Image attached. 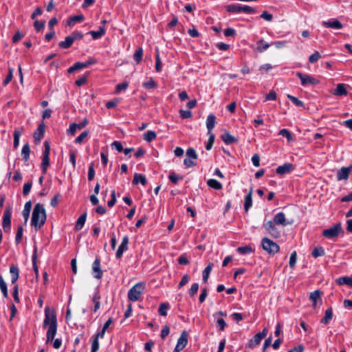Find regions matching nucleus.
<instances>
[{
  "mask_svg": "<svg viewBox=\"0 0 352 352\" xmlns=\"http://www.w3.org/2000/svg\"><path fill=\"white\" fill-rule=\"evenodd\" d=\"M57 318L54 310H51L49 307L45 309V318L43 320V327H48L46 333V342H52L57 332Z\"/></svg>",
  "mask_w": 352,
  "mask_h": 352,
  "instance_id": "f257e3e1",
  "label": "nucleus"
},
{
  "mask_svg": "<svg viewBox=\"0 0 352 352\" xmlns=\"http://www.w3.org/2000/svg\"><path fill=\"white\" fill-rule=\"evenodd\" d=\"M46 212L43 204L38 203L33 209L31 226L34 227L36 230L40 229L45 223Z\"/></svg>",
  "mask_w": 352,
  "mask_h": 352,
  "instance_id": "f03ea898",
  "label": "nucleus"
},
{
  "mask_svg": "<svg viewBox=\"0 0 352 352\" xmlns=\"http://www.w3.org/2000/svg\"><path fill=\"white\" fill-rule=\"evenodd\" d=\"M225 8L228 12L232 14H239L244 12L251 14L256 13L255 9L248 5L241 6L240 4H228L225 6Z\"/></svg>",
  "mask_w": 352,
  "mask_h": 352,
  "instance_id": "7ed1b4c3",
  "label": "nucleus"
},
{
  "mask_svg": "<svg viewBox=\"0 0 352 352\" xmlns=\"http://www.w3.org/2000/svg\"><path fill=\"white\" fill-rule=\"evenodd\" d=\"M144 289V283H136L128 292V298L132 302H135L138 300L141 295L143 294Z\"/></svg>",
  "mask_w": 352,
  "mask_h": 352,
  "instance_id": "20e7f679",
  "label": "nucleus"
},
{
  "mask_svg": "<svg viewBox=\"0 0 352 352\" xmlns=\"http://www.w3.org/2000/svg\"><path fill=\"white\" fill-rule=\"evenodd\" d=\"M261 245L263 249L270 254H275L280 250L279 245L267 237L262 239Z\"/></svg>",
  "mask_w": 352,
  "mask_h": 352,
  "instance_id": "39448f33",
  "label": "nucleus"
},
{
  "mask_svg": "<svg viewBox=\"0 0 352 352\" xmlns=\"http://www.w3.org/2000/svg\"><path fill=\"white\" fill-rule=\"evenodd\" d=\"M50 145L48 141L44 142V151L43 152L42 156V162L41 164V167L42 169V173L43 175L46 174L47 167L50 165Z\"/></svg>",
  "mask_w": 352,
  "mask_h": 352,
  "instance_id": "423d86ee",
  "label": "nucleus"
},
{
  "mask_svg": "<svg viewBox=\"0 0 352 352\" xmlns=\"http://www.w3.org/2000/svg\"><path fill=\"white\" fill-rule=\"evenodd\" d=\"M12 214V208L10 205H8L4 211L2 220V227L6 232L10 231Z\"/></svg>",
  "mask_w": 352,
  "mask_h": 352,
  "instance_id": "0eeeda50",
  "label": "nucleus"
},
{
  "mask_svg": "<svg viewBox=\"0 0 352 352\" xmlns=\"http://www.w3.org/2000/svg\"><path fill=\"white\" fill-rule=\"evenodd\" d=\"M342 232H343V229L341 223H339L329 229L324 230L322 231V236L327 239H333Z\"/></svg>",
  "mask_w": 352,
  "mask_h": 352,
  "instance_id": "6e6552de",
  "label": "nucleus"
},
{
  "mask_svg": "<svg viewBox=\"0 0 352 352\" xmlns=\"http://www.w3.org/2000/svg\"><path fill=\"white\" fill-rule=\"evenodd\" d=\"M296 76L298 77L301 82V85L306 87L309 85H318L320 81L311 75L297 72Z\"/></svg>",
  "mask_w": 352,
  "mask_h": 352,
  "instance_id": "1a4fd4ad",
  "label": "nucleus"
},
{
  "mask_svg": "<svg viewBox=\"0 0 352 352\" xmlns=\"http://www.w3.org/2000/svg\"><path fill=\"white\" fill-rule=\"evenodd\" d=\"M267 329L264 328L262 332L256 333L252 339L249 340L248 346L250 349H253L256 346L258 345L261 340L267 336Z\"/></svg>",
  "mask_w": 352,
  "mask_h": 352,
  "instance_id": "9d476101",
  "label": "nucleus"
},
{
  "mask_svg": "<svg viewBox=\"0 0 352 352\" xmlns=\"http://www.w3.org/2000/svg\"><path fill=\"white\" fill-rule=\"evenodd\" d=\"M276 223L272 221H268L263 223V226L267 232L273 238L277 239L280 236V232L276 227Z\"/></svg>",
  "mask_w": 352,
  "mask_h": 352,
  "instance_id": "9b49d317",
  "label": "nucleus"
},
{
  "mask_svg": "<svg viewBox=\"0 0 352 352\" xmlns=\"http://www.w3.org/2000/svg\"><path fill=\"white\" fill-rule=\"evenodd\" d=\"M188 343V334L186 331H183L179 339L177 340V344L175 347L174 352H180L185 348Z\"/></svg>",
  "mask_w": 352,
  "mask_h": 352,
  "instance_id": "f8f14e48",
  "label": "nucleus"
},
{
  "mask_svg": "<svg viewBox=\"0 0 352 352\" xmlns=\"http://www.w3.org/2000/svg\"><path fill=\"white\" fill-rule=\"evenodd\" d=\"M295 169L294 164L291 163H285L283 165L279 166L276 169V173L277 175H283L285 174L290 173Z\"/></svg>",
  "mask_w": 352,
  "mask_h": 352,
  "instance_id": "ddd939ff",
  "label": "nucleus"
},
{
  "mask_svg": "<svg viewBox=\"0 0 352 352\" xmlns=\"http://www.w3.org/2000/svg\"><path fill=\"white\" fill-rule=\"evenodd\" d=\"M92 271L94 277L97 279H100L103 276V272L100 268V259L96 257L92 264Z\"/></svg>",
  "mask_w": 352,
  "mask_h": 352,
  "instance_id": "4468645a",
  "label": "nucleus"
},
{
  "mask_svg": "<svg viewBox=\"0 0 352 352\" xmlns=\"http://www.w3.org/2000/svg\"><path fill=\"white\" fill-rule=\"evenodd\" d=\"M129 244V236L125 235L122 240L120 245H119L116 256L117 258H120L122 256L123 253L127 250Z\"/></svg>",
  "mask_w": 352,
  "mask_h": 352,
  "instance_id": "2eb2a0df",
  "label": "nucleus"
},
{
  "mask_svg": "<svg viewBox=\"0 0 352 352\" xmlns=\"http://www.w3.org/2000/svg\"><path fill=\"white\" fill-rule=\"evenodd\" d=\"M352 166L342 167L339 169L336 174L337 180H346L349 177V174L351 172Z\"/></svg>",
  "mask_w": 352,
  "mask_h": 352,
  "instance_id": "dca6fc26",
  "label": "nucleus"
},
{
  "mask_svg": "<svg viewBox=\"0 0 352 352\" xmlns=\"http://www.w3.org/2000/svg\"><path fill=\"white\" fill-rule=\"evenodd\" d=\"M322 25L325 28L341 30L343 25L336 19H331L328 21H322Z\"/></svg>",
  "mask_w": 352,
  "mask_h": 352,
  "instance_id": "f3484780",
  "label": "nucleus"
},
{
  "mask_svg": "<svg viewBox=\"0 0 352 352\" xmlns=\"http://www.w3.org/2000/svg\"><path fill=\"white\" fill-rule=\"evenodd\" d=\"M9 272H10V274L11 276V283H12V284L15 285V284H16V281L19 277V269L18 266H16L15 265H12L10 267Z\"/></svg>",
  "mask_w": 352,
  "mask_h": 352,
  "instance_id": "a211bd4d",
  "label": "nucleus"
},
{
  "mask_svg": "<svg viewBox=\"0 0 352 352\" xmlns=\"http://www.w3.org/2000/svg\"><path fill=\"white\" fill-rule=\"evenodd\" d=\"M273 222L275 223L276 225H280L283 226H285L287 224H289V223L286 222L285 215L282 212H280L275 214Z\"/></svg>",
  "mask_w": 352,
  "mask_h": 352,
  "instance_id": "6ab92c4d",
  "label": "nucleus"
},
{
  "mask_svg": "<svg viewBox=\"0 0 352 352\" xmlns=\"http://www.w3.org/2000/svg\"><path fill=\"white\" fill-rule=\"evenodd\" d=\"M216 117L214 114H210L208 116L206 119V127L208 129V133H211L212 129L214 128L216 123Z\"/></svg>",
  "mask_w": 352,
  "mask_h": 352,
  "instance_id": "aec40b11",
  "label": "nucleus"
},
{
  "mask_svg": "<svg viewBox=\"0 0 352 352\" xmlns=\"http://www.w3.org/2000/svg\"><path fill=\"white\" fill-rule=\"evenodd\" d=\"M45 133V124L41 123L38 125L37 129L34 133V138L35 141H40L41 139L44 136Z\"/></svg>",
  "mask_w": 352,
  "mask_h": 352,
  "instance_id": "412c9836",
  "label": "nucleus"
},
{
  "mask_svg": "<svg viewBox=\"0 0 352 352\" xmlns=\"http://www.w3.org/2000/svg\"><path fill=\"white\" fill-rule=\"evenodd\" d=\"M84 19H85V16L82 14H78V15H74L68 19V20L67 21V24L69 26H73L76 23H80V22L83 21Z\"/></svg>",
  "mask_w": 352,
  "mask_h": 352,
  "instance_id": "4be33fe9",
  "label": "nucleus"
},
{
  "mask_svg": "<svg viewBox=\"0 0 352 352\" xmlns=\"http://www.w3.org/2000/svg\"><path fill=\"white\" fill-rule=\"evenodd\" d=\"M221 140L224 142V143L227 145L232 144L236 142L237 140L229 132H225L221 136Z\"/></svg>",
  "mask_w": 352,
  "mask_h": 352,
  "instance_id": "5701e85b",
  "label": "nucleus"
},
{
  "mask_svg": "<svg viewBox=\"0 0 352 352\" xmlns=\"http://www.w3.org/2000/svg\"><path fill=\"white\" fill-rule=\"evenodd\" d=\"M101 298L99 290L98 289H96V292L92 298V301L94 304V311L96 312L100 307V300Z\"/></svg>",
  "mask_w": 352,
  "mask_h": 352,
  "instance_id": "b1692460",
  "label": "nucleus"
},
{
  "mask_svg": "<svg viewBox=\"0 0 352 352\" xmlns=\"http://www.w3.org/2000/svg\"><path fill=\"white\" fill-rule=\"evenodd\" d=\"M252 189H251L249 192V193L245 195V200H244V210L245 212H248L249 209L252 206Z\"/></svg>",
  "mask_w": 352,
  "mask_h": 352,
  "instance_id": "393cba45",
  "label": "nucleus"
},
{
  "mask_svg": "<svg viewBox=\"0 0 352 352\" xmlns=\"http://www.w3.org/2000/svg\"><path fill=\"white\" fill-rule=\"evenodd\" d=\"M336 282L339 285H346L352 287V276L340 277L336 279Z\"/></svg>",
  "mask_w": 352,
  "mask_h": 352,
  "instance_id": "a878e982",
  "label": "nucleus"
},
{
  "mask_svg": "<svg viewBox=\"0 0 352 352\" xmlns=\"http://www.w3.org/2000/svg\"><path fill=\"white\" fill-rule=\"evenodd\" d=\"M133 184L137 185L140 183L142 186H145L147 183L146 177L142 174L135 173L133 179Z\"/></svg>",
  "mask_w": 352,
  "mask_h": 352,
  "instance_id": "bb28decb",
  "label": "nucleus"
},
{
  "mask_svg": "<svg viewBox=\"0 0 352 352\" xmlns=\"http://www.w3.org/2000/svg\"><path fill=\"white\" fill-rule=\"evenodd\" d=\"M333 309L331 307L325 311L324 316L321 319L320 322L323 324H327L333 318Z\"/></svg>",
  "mask_w": 352,
  "mask_h": 352,
  "instance_id": "cd10ccee",
  "label": "nucleus"
},
{
  "mask_svg": "<svg viewBox=\"0 0 352 352\" xmlns=\"http://www.w3.org/2000/svg\"><path fill=\"white\" fill-rule=\"evenodd\" d=\"M106 30L104 26H100L98 31H90L88 34H91L93 39L96 40L105 34Z\"/></svg>",
  "mask_w": 352,
  "mask_h": 352,
  "instance_id": "c85d7f7f",
  "label": "nucleus"
},
{
  "mask_svg": "<svg viewBox=\"0 0 352 352\" xmlns=\"http://www.w3.org/2000/svg\"><path fill=\"white\" fill-rule=\"evenodd\" d=\"M86 217H87L86 213L81 214L78 217V219L76 223L75 227H74L75 231H79L83 228V226L85 223V221H86Z\"/></svg>",
  "mask_w": 352,
  "mask_h": 352,
  "instance_id": "c756f323",
  "label": "nucleus"
},
{
  "mask_svg": "<svg viewBox=\"0 0 352 352\" xmlns=\"http://www.w3.org/2000/svg\"><path fill=\"white\" fill-rule=\"evenodd\" d=\"M31 209H32V202L30 201H28L25 204L24 209L22 212V214H23V218L25 220V223H27V221L29 219Z\"/></svg>",
  "mask_w": 352,
  "mask_h": 352,
  "instance_id": "7c9ffc66",
  "label": "nucleus"
},
{
  "mask_svg": "<svg viewBox=\"0 0 352 352\" xmlns=\"http://www.w3.org/2000/svg\"><path fill=\"white\" fill-rule=\"evenodd\" d=\"M309 299L312 301L313 307L316 308L317 305V302L319 300H321L320 292L319 290H315L314 292H311L309 295Z\"/></svg>",
  "mask_w": 352,
  "mask_h": 352,
  "instance_id": "2f4dec72",
  "label": "nucleus"
},
{
  "mask_svg": "<svg viewBox=\"0 0 352 352\" xmlns=\"http://www.w3.org/2000/svg\"><path fill=\"white\" fill-rule=\"evenodd\" d=\"M74 43L73 39L70 35L65 37V41H60L58 43V47L62 49H68Z\"/></svg>",
  "mask_w": 352,
  "mask_h": 352,
  "instance_id": "473e14b6",
  "label": "nucleus"
},
{
  "mask_svg": "<svg viewBox=\"0 0 352 352\" xmlns=\"http://www.w3.org/2000/svg\"><path fill=\"white\" fill-rule=\"evenodd\" d=\"M256 45L257 51L259 52H263L272 45L265 42L263 39H261L256 43Z\"/></svg>",
  "mask_w": 352,
  "mask_h": 352,
  "instance_id": "72a5a7b5",
  "label": "nucleus"
},
{
  "mask_svg": "<svg viewBox=\"0 0 352 352\" xmlns=\"http://www.w3.org/2000/svg\"><path fill=\"white\" fill-rule=\"evenodd\" d=\"M333 94L336 96H346L347 91L345 88L344 84H338L333 91Z\"/></svg>",
  "mask_w": 352,
  "mask_h": 352,
  "instance_id": "f704fd0d",
  "label": "nucleus"
},
{
  "mask_svg": "<svg viewBox=\"0 0 352 352\" xmlns=\"http://www.w3.org/2000/svg\"><path fill=\"white\" fill-rule=\"evenodd\" d=\"M30 148L29 144L27 143L23 146L21 150V155L23 157V160L27 162L30 158Z\"/></svg>",
  "mask_w": 352,
  "mask_h": 352,
  "instance_id": "c9c22d12",
  "label": "nucleus"
},
{
  "mask_svg": "<svg viewBox=\"0 0 352 352\" xmlns=\"http://www.w3.org/2000/svg\"><path fill=\"white\" fill-rule=\"evenodd\" d=\"M170 309L168 302H162L160 305L158 312L160 316H166L167 311Z\"/></svg>",
  "mask_w": 352,
  "mask_h": 352,
  "instance_id": "e433bc0d",
  "label": "nucleus"
},
{
  "mask_svg": "<svg viewBox=\"0 0 352 352\" xmlns=\"http://www.w3.org/2000/svg\"><path fill=\"white\" fill-rule=\"evenodd\" d=\"M207 184L209 187L215 190H220L222 188V184L214 179H210L207 181Z\"/></svg>",
  "mask_w": 352,
  "mask_h": 352,
  "instance_id": "4c0bfd02",
  "label": "nucleus"
},
{
  "mask_svg": "<svg viewBox=\"0 0 352 352\" xmlns=\"http://www.w3.org/2000/svg\"><path fill=\"white\" fill-rule=\"evenodd\" d=\"M236 251L240 254H249L252 253L254 250L250 245H245L237 248Z\"/></svg>",
  "mask_w": 352,
  "mask_h": 352,
  "instance_id": "58836bf2",
  "label": "nucleus"
},
{
  "mask_svg": "<svg viewBox=\"0 0 352 352\" xmlns=\"http://www.w3.org/2000/svg\"><path fill=\"white\" fill-rule=\"evenodd\" d=\"M0 289L5 298L8 297L7 284L3 278V276L0 275Z\"/></svg>",
  "mask_w": 352,
  "mask_h": 352,
  "instance_id": "ea45409f",
  "label": "nucleus"
},
{
  "mask_svg": "<svg viewBox=\"0 0 352 352\" xmlns=\"http://www.w3.org/2000/svg\"><path fill=\"white\" fill-rule=\"evenodd\" d=\"M22 131L20 129H15L14 131V142L13 146L14 148H16L19 145V138L21 135Z\"/></svg>",
  "mask_w": 352,
  "mask_h": 352,
  "instance_id": "a19ab883",
  "label": "nucleus"
},
{
  "mask_svg": "<svg viewBox=\"0 0 352 352\" xmlns=\"http://www.w3.org/2000/svg\"><path fill=\"white\" fill-rule=\"evenodd\" d=\"M324 253L325 252H324V248L321 246H319V247L314 248V249L313 250V251L311 252V255L314 258H317L319 256H324Z\"/></svg>",
  "mask_w": 352,
  "mask_h": 352,
  "instance_id": "79ce46f5",
  "label": "nucleus"
},
{
  "mask_svg": "<svg viewBox=\"0 0 352 352\" xmlns=\"http://www.w3.org/2000/svg\"><path fill=\"white\" fill-rule=\"evenodd\" d=\"M143 56V50L142 47L138 48L134 54H133V59L136 62L137 64L140 63L142 59Z\"/></svg>",
  "mask_w": 352,
  "mask_h": 352,
  "instance_id": "37998d69",
  "label": "nucleus"
},
{
  "mask_svg": "<svg viewBox=\"0 0 352 352\" xmlns=\"http://www.w3.org/2000/svg\"><path fill=\"white\" fill-rule=\"evenodd\" d=\"M212 264H209L203 271L202 277L204 283H207L210 273L212 271Z\"/></svg>",
  "mask_w": 352,
  "mask_h": 352,
  "instance_id": "c03bdc74",
  "label": "nucleus"
},
{
  "mask_svg": "<svg viewBox=\"0 0 352 352\" xmlns=\"http://www.w3.org/2000/svg\"><path fill=\"white\" fill-rule=\"evenodd\" d=\"M36 248H34L33 255H32V265H33V270L35 272V276L36 278H38V266L36 265Z\"/></svg>",
  "mask_w": 352,
  "mask_h": 352,
  "instance_id": "a18cd8bd",
  "label": "nucleus"
},
{
  "mask_svg": "<svg viewBox=\"0 0 352 352\" xmlns=\"http://www.w3.org/2000/svg\"><path fill=\"white\" fill-rule=\"evenodd\" d=\"M156 138V133L153 131H148L144 134V140L146 142H151Z\"/></svg>",
  "mask_w": 352,
  "mask_h": 352,
  "instance_id": "49530a36",
  "label": "nucleus"
},
{
  "mask_svg": "<svg viewBox=\"0 0 352 352\" xmlns=\"http://www.w3.org/2000/svg\"><path fill=\"white\" fill-rule=\"evenodd\" d=\"M287 98L292 102L296 106L299 107H302L304 106V103L302 100H299L298 98L288 94L287 96Z\"/></svg>",
  "mask_w": 352,
  "mask_h": 352,
  "instance_id": "de8ad7c7",
  "label": "nucleus"
},
{
  "mask_svg": "<svg viewBox=\"0 0 352 352\" xmlns=\"http://www.w3.org/2000/svg\"><path fill=\"white\" fill-rule=\"evenodd\" d=\"M279 135L283 137H285L288 142H291L293 140L292 135L290 131L286 129H283L279 131Z\"/></svg>",
  "mask_w": 352,
  "mask_h": 352,
  "instance_id": "09e8293b",
  "label": "nucleus"
},
{
  "mask_svg": "<svg viewBox=\"0 0 352 352\" xmlns=\"http://www.w3.org/2000/svg\"><path fill=\"white\" fill-rule=\"evenodd\" d=\"M208 134L209 135V138L206 145V149L210 151L212 148L214 142V135L212 133Z\"/></svg>",
  "mask_w": 352,
  "mask_h": 352,
  "instance_id": "8fccbe9b",
  "label": "nucleus"
},
{
  "mask_svg": "<svg viewBox=\"0 0 352 352\" xmlns=\"http://www.w3.org/2000/svg\"><path fill=\"white\" fill-rule=\"evenodd\" d=\"M23 231V227L21 226H19L18 227L17 232H16V236H15V242L16 244H19L22 239Z\"/></svg>",
  "mask_w": 352,
  "mask_h": 352,
  "instance_id": "3c124183",
  "label": "nucleus"
},
{
  "mask_svg": "<svg viewBox=\"0 0 352 352\" xmlns=\"http://www.w3.org/2000/svg\"><path fill=\"white\" fill-rule=\"evenodd\" d=\"M143 86L147 89H151L157 87V83L152 78H150L149 80L143 83Z\"/></svg>",
  "mask_w": 352,
  "mask_h": 352,
  "instance_id": "603ef678",
  "label": "nucleus"
},
{
  "mask_svg": "<svg viewBox=\"0 0 352 352\" xmlns=\"http://www.w3.org/2000/svg\"><path fill=\"white\" fill-rule=\"evenodd\" d=\"M12 296H13L14 302L16 303H19L20 300H19V285H18V284H15V285H14L13 291H12Z\"/></svg>",
  "mask_w": 352,
  "mask_h": 352,
  "instance_id": "864d4df0",
  "label": "nucleus"
},
{
  "mask_svg": "<svg viewBox=\"0 0 352 352\" xmlns=\"http://www.w3.org/2000/svg\"><path fill=\"white\" fill-rule=\"evenodd\" d=\"M296 259H297V253L296 251H294L291 255H290V258H289V267L290 268H294L296 263Z\"/></svg>",
  "mask_w": 352,
  "mask_h": 352,
  "instance_id": "5fc2aeb1",
  "label": "nucleus"
},
{
  "mask_svg": "<svg viewBox=\"0 0 352 352\" xmlns=\"http://www.w3.org/2000/svg\"><path fill=\"white\" fill-rule=\"evenodd\" d=\"M321 58V56L320 53L318 51H316L314 54H312L309 57V62L310 63H314L317 62L320 58Z\"/></svg>",
  "mask_w": 352,
  "mask_h": 352,
  "instance_id": "6e6d98bb",
  "label": "nucleus"
},
{
  "mask_svg": "<svg viewBox=\"0 0 352 352\" xmlns=\"http://www.w3.org/2000/svg\"><path fill=\"white\" fill-rule=\"evenodd\" d=\"M168 179L172 183L176 184L179 180H182L183 179V177L179 176L176 175L175 173H171L168 175Z\"/></svg>",
  "mask_w": 352,
  "mask_h": 352,
  "instance_id": "4d7b16f0",
  "label": "nucleus"
},
{
  "mask_svg": "<svg viewBox=\"0 0 352 352\" xmlns=\"http://www.w3.org/2000/svg\"><path fill=\"white\" fill-rule=\"evenodd\" d=\"M70 36H72L74 42L77 40H81L83 38V34L77 30L72 32Z\"/></svg>",
  "mask_w": 352,
  "mask_h": 352,
  "instance_id": "13d9d810",
  "label": "nucleus"
},
{
  "mask_svg": "<svg viewBox=\"0 0 352 352\" xmlns=\"http://www.w3.org/2000/svg\"><path fill=\"white\" fill-rule=\"evenodd\" d=\"M186 156L188 158L196 160L197 155L195 150L193 148H188L186 151Z\"/></svg>",
  "mask_w": 352,
  "mask_h": 352,
  "instance_id": "bf43d9fd",
  "label": "nucleus"
},
{
  "mask_svg": "<svg viewBox=\"0 0 352 352\" xmlns=\"http://www.w3.org/2000/svg\"><path fill=\"white\" fill-rule=\"evenodd\" d=\"M13 72L14 69L12 68H9L8 74L5 80L3 81V85L4 86H6L12 80L13 78Z\"/></svg>",
  "mask_w": 352,
  "mask_h": 352,
  "instance_id": "052dcab7",
  "label": "nucleus"
},
{
  "mask_svg": "<svg viewBox=\"0 0 352 352\" xmlns=\"http://www.w3.org/2000/svg\"><path fill=\"white\" fill-rule=\"evenodd\" d=\"M99 349V342L97 338L93 337L91 352H97Z\"/></svg>",
  "mask_w": 352,
  "mask_h": 352,
  "instance_id": "680f3d73",
  "label": "nucleus"
},
{
  "mask_svg": "<svg viewBox=\"0 0 352 352\" xmlns=\"http://www.w3.org/2000/svg\"><path fill=\"white\" fill-rule=\"evenodd\" d=\"M129 86V83L127 82H123L122 83H119L116 87V93H120L122 90H125Z\"/></svg>",
  "mask_w": 352,
  "mask_h": 352,
  "instance_id": "e2e57ef3",
  "label": "nucleus"
},
{
  "mask_svg": "<svg viewBox=\"0 0 352 352\" xmlns=\"http://www.w3.org/2000/svg\"><path fill=\"white\" fill-rule=\"evenodd\" d=\"M32 182H28L27 183H25L23 188V193L25 196L28 195L32 188Z\"/></svg>",
  "mask_w": 352,
  "mask_h": 352,
  "instance_id": "0e129e2a",
  "label": "nucleus"
},
{
  "mask_svg": "<svg viewBox=\"0 0 352 352\" xmlns=\"http://www.w3.org/2000/svg\"><path fill=\"white\" fill-rule=\"evenodd\" d=\"M227 324L223 318H219L217 320V327L219 331H223L226 327Z\"/></svg>",
  "mask_w": 352,
  "mask_h": 352,
  "instance_id": "69168bd1",
  "label": "nucleus"
},
{
  "mask_svg": "<svg viewBox=\"0 0 352 352\" xmlns=\"http://www.w3.org/2000/svg\"><path fill=\"white\" fill-rule=\"evenodd\" d=\"M89 134V131H83L79 136H78L76 140H75V143L76 144H81L83 141V140L87 138V136Z\"/></svg>",
  "mask_w": 352,
  "mask_h": 352,
  "instance_id": "338daca9",
  "label": "nucleus"
},
{
  "mask_svg": "<svg viewBox=\"0 0 352 352\" xmlns=\"http://www.w3.org/2000/svg\"><path fill=\"white\" fill-rule=\"evenodd\" d=\"M199 289V284L197 283H195L192 285L190 289L188 291L189 295L192 297L197 292Z\"/></svg>",
  "mask_w": 352,
  "mask_h": 352,
  "instance_id": "774afa93",
  "label": "nucleus"
}]
</instances>
